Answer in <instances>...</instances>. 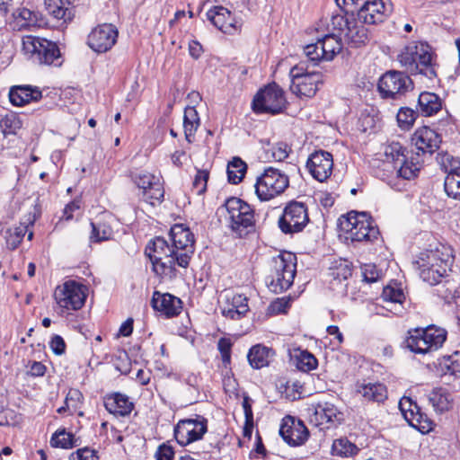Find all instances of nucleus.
<instances>
[{
    "label": "nucleus",
    "mask_w": 460,
    "mask_h": 460,
    "mask_svg": "<svg viewBox=\"0 0 460 460\" xmlns=\"http://www.w3.org/2000/svg\"><path fill=\"white\" fill-rule=\"evenodd\" d=\"M118 35V30L114 25L103 23L91 31L87 44L93 51L105 53L115 45Z\"/></svg>",
    "instance_id": "20"
},
{
    "label": "nucleus",
    "mask_w": 460,
    "mask_h": 460,
    "mask_svg": "<svg viewBox=\"0 0 460 460\" xmlns=\"http://www.w3.org/2000/svg\"><path fill=\"white\" fill-rule=\"evenodd\" d=\"M145 252L150 259L153 270L156 275L170 279L176 278L177 250L169 245L164 237L157 236L151 240Z\"/></svg>",
    "instance_id": "5"
},
{
    "label": "nucleus",
    "mask_w": 460,
    "mask_h": 460,
    "mask_svg": "<svg viewBox=\"0 0 460 460\" xmlns=\"http://www.w3.org/2000/svg\"><path fill=\"white\" fill-rule=\"evenodd\" d=\"M309 216L305 203L292 200L285 207L279 219V226L284 234L301 232L308 224Z\"/></svg>",
    "instance_id": "15"
},
{
    "label": "nucleus",
    "mask_w": 460,
    "mask_h": 460,
    "mask_svg": "<svg viewBox=\"0 0 460 460\" xmlns=\"http://www.w3.org/2000/svg\"><path fill=\"white\" fill-rule=\"evenodd\" d=\"M115 368L123 375H128L130 372V359L127 352H120L114 358Z\"/></svg>",
    "instance_id": "55"
},
{
    "label": "nucleus",
    "mask_w": 460,
    "mask_h": 460,
    "mask_svg": "<svg viewBox=\"0 0 460 460\" xmlns=\"http://www.w3.org/2000/svg\"><path fill=\"white\" fill-rule=\"evenodd\" d=\"M50 445L53 447L72 448L75 447L74 436L65 429L58 430L52 435Z\"/></svg>",
    "instance_id": "45"
},
{
    "label": "nucleus",
    "mask_w": 460,
    "mask_h": 460,
    "mask_svg": "<svg viewBox=\"0 0 460 460\" xmlns=\"http://www.w3.org/2000/svg\"><path fill=\"white\" fill-rule=\"evenodd\" d=\"M288 306V301L284 298H278L277 300L270 303L269 305L268 311L270 314H278L281 313H285Z\"/></svg>",
    "instance_id": "62"
},
{
    "label": "nucleus",
    "mask_w": 460,
    "mask_h": 460,
    "mask_svg": "<svg viewBox=\"0 0 460 460\" xmlns=\"http://www.w3.org/2000/svg\"><path fill=\"white\" fill-rule=\"evenodd\" d=\"M358 451L357 446L346 438L334 440L332 447V454L338 456H352Z\"/></svg>",
    "instance_id": "41"
},
{
    "label": "nucleus",
    "mask_w": 460,
    "mask_h": 460,
    "mask_svg": "<svg viewBox=\"0 0 460 460\" xmlns=\"http://www.w3.org/2000/svg\"><path fill=\"white\" fill-rule=\"evenodd\" d=\"M22 49L29 59L39 65H52L61 58L57 43L32 35L22 37Z\"/></svg>",
    "instance_id": "10"
},
{
    "label": "nucleus",
    "mask_w": 460,
    "mask_h": 460,
    "mask_svg": "<svg viewBox=\"0 0 460 460\" xmlns=\"http://www.w3.org/2000/svg\"><path fill=\"white\" fill-rule=\"evenodd\" d=\"M219 303L222 314L232 320L242 318L249 310L247 297L240 294L226 292Z\"/></svg>",
    "instance_id": "24"
},
{
    "label": "nucleus",
    "mask_w": 460,
    "mask_h": 460,
    "mask_svg": "<svg viewBox=\"0 0 460 460\" xmlns=\"http://www.w3.org/2000/svg\"><path fill=\"white\" fill-rule=\"evenodd\" d=\"M279 435L290 446L304 444L309 432L304 422L292 416H286L279 429Z\"/></svg>",
    "instance_id": "22"
},
{
    "label": "nucleus",
    "mask_w": 460,
    "mask_h": 460,
    "mask_svg": "<svg viewBox=\"0 0 460 460\" xmlns=\"http://www.w3.org/2000/svg\"><path fill=\"white\" fill-rule=\"evenodd\" d=\"M15 22L19 30H31L41 26V22L38 19L37 13L26 8H22L15 15Z\"/></svg>",
    "instance_id": "40"
},
{
    "label": "nucleus",
    "mask_w": 460,
    "mask_h": 460,
    "mask_svg": "<svg viewBox=\"0 0 460 460\" xmlns=\"http://www.w3.org/2000/svg\"><path fill=\"white\" fill-rule=\"evenodd\" d=\"M70 460H98L96 451L88 447L78 449L76 452L71 454Z\"/></svg>",
    "instance_id": "57"
},
{
    "label": "nucleus",
    "mask_w": 460,
    "mask_h": 460,
    "mask_svg": "<svg viewBox=\"0 0 460 460\" xmlns=\"http://www.w3.org/2000/svg\"><path fill=\"white\" fill-rule=\"evenodd\" d=\"M153 308L167 318L177 316L182 309L181 300L169 293L155 291L152 296Z\"/></svg>",
    "instance_id": "25"
},
{
    "label": "nucleus",
    "mask_w": 460,
    "mask_h": 460,
    "mask_svg": "<svg viewBox=\"0 0 460 460\" xmlns=\"http://www.w3.org/2000/svg\"><path fill=\"white\" fill-rule=\"evenodd\" d=\"M339 36L332 33L326 34L323 38L318 39L316 42L306 45L304 48L305 55L315 64L321 61H331L340 53L342 49V43ZM344 38V36L342 35Z\"/></svg>",
    "instance_id": "13"
},
{
    "label": "nucleus",
    "mask_w": 460,
    "mask_h": 460,
    "mask_svg": "<svg viewBox=\"0 0 460 460\" xmlns=\"http://www.w3.org/2000/svg\"><path fill=\"white\" fill-rule=\"evenodd\" d=\"M131 178L137 188L142 190L143 199L146 202L153 206L162 202L164 190L158 176L147 172H139L132 173Z\"/></svg>",
    "instance_id": "19"
},
{
    "label": "nucleus",
    "mask_w": 460,
    "mask_h": 460,
    "mask_svg": "<svg viewBox=\"0 0 460 460\" xmlns=\"http://www.w3.org/2000/svg\"><path fill=\"white\" fill-rule=\"evenodd\" d=\"M406 148L398 142H392L384 147L385 159L382 167L388 180V184L393 185V179L412 180L417 177L420 164L414 161L413 157L409 159L406 155Z\"/></svg>",
    "instance_id": "2"
},
{
    "label": "nucleus",
    "mask_w": 460,
    "mask_h": 460,
    "mask_svg": "<svg viewBox=\"0 0 460 460\" xmlns=\"http://www.w3.org/2000/svg\"><path fill=\"white\" fill-rule=\"evenodd\" d=\"M437 160L444 169L445 172L447 174L449 172H458V171H460V160L455 158L447 153L438 154Z\"/></svg>",
    "instance_id": "47"
},
{
    "label": "nucleus",
    "mask_w": 460,
    "mask_h": 460,
    "mask_svg": "<svg viewBox=\"0 0 460 460\" xmlns=\"http://www.w3.org/2000/svg\"><path fill=\"white\" fill-rule=\"evenodd\" d=\"M411 141L422 154L431 155L438 149L442 139L434 129L424 126L414 132Z\"/></svg>",
    "instance_id": "26"
},
{
    "label": "nucleus",
    "mask_w": 460,
    "mask_h": 460,
    "mask_svg": "<svg viewBox=\"0 0 460 460\" xmlns=\"http://www.w3.org/2000/svg\"><path fill=\"white\" fill-rule=\"evenodd\" d=\"M448 372L455 376H460V353L456 352L448 358V364L447 365Z\"/></svg>",
    "instance_id": "60"
},
{
    "label": "nucleus",
    "mask_w": 460,
    "mask_h": 460,
    "mask_svg": "<svg viewBox=\"0 0 460 460\" xmlns=\"http://www.w3.org/2000/svg\"><path fill=\"white\" fill-rule=\"evenodd\" d=\"M209 178V172L207 170H197L193 181V189L196 190L198 195L203 194L207 190V183Z\"/></svg>",
    "instance_id": "52"
},
{
    "label": "nucleus",
    "mask_w": 460,
    "mask_h": 460,
    "mask_svg": "<svg viewBox=\"0 0 460 460\" xmlns=\"http://www.w3.org/2000/svg\"><path fill=\"white\" fill-rule=\"evenodd\" d=\"M361 271L364 280L368 283L377 281L382 276V271L372 263L363 264L361 266Z\"/></svg>",
    "instance_id": "51"
},
{
    "label": "nucleus",
    "mask_w": 460,
    "mask_h": 460,
    "mask_svg": "<svg viewBox=\"0 0 460 460\" xmlns=\"http://www.w3.org/2000/svg\"><path fill=\"white\" fill-rule=\"evenodd\" d=\"M362 3L357 16L354 10H346L344 13L332 16L331 26L344 36L347 43L353 48L366 45L369 40L368 31L364 24L383 22L389 15V10L382 0H360Z\"/></svg>",
    "instance_id": "1"
},
{
    "label": "nucleus",
    "mask_w": 460,
    "mask_h": 460,
    "mask_svg": "<svg viewBox=\"0 0 460 460\" xmlns=\"http://www.w3.org/2000/svg\"><path fill=\"white\" fill-rule=\"evenodd\" d=\"M274 351L262 345H255L251 348L247 358L252 367L260 369L269 365L270 358L274 356Z\"/></svg>",
    "instance_id": "35"
},
{
    "label": "nucleus",
    "mask_w": 460,
    "mask_h": 460,
    "mask_svg": "<svg viewBox=\"0 0 460 460\" xmlns=\"http://www.w3.org/2000/svg\"><path fill=\"white\" fill-rule=\"evenodd\" d=\"M45 372L46 367L39 361H33L28 371L31 376H44Z\"/></svg>",
    "instance_id": "64"
},
{
    "label": "nucleus",
    "mask_w": 460,
    "mask_h": 460,
    "mask_svg": "<svg viewBox=\"0 0 460 460\" xmlns=\"http://www.w3.org/2000/svg\"><path fill=\"white\" fill-rule=\"evenodd\" d=\"M306 167L310 174L315 180L323 182L327 180L332 172V155L323 150L315 151L308 157Z\"/></svg>",
    "instance_id": "21"
},
{
    "label": "nucleus",
    "mask_w": 460,
    "mask_h": 460,
    "mask_svg": "<svg viewBox=\"0 0 460 460\" xmlns=\"http://www.w3.org/2000/svg\"><path fill=\"white\" fill-rule=\"evenodd\" d=\"M444 188L448 197L460 200V171L447 174Z\"/></svg>",
    "instance_id": "42"
},
{
    "label": "nucleus",
    "mask_w": 460,
    "mask_h": 460,
    "mask_svg": "<svg viewBox=\"0 0 460 460\" xmlns=\"http://www.w3.org/2000/svg\"><path fill=\"white\" fill-rule=\"evenodd\" d=\"M415 423L411 424V427L417 429L421 433H428L433 429V422L428 418V416L421 412H415V418L413 419Z\"/></svg>",
    "instance_id": "50"
},
{
    "label": "nucleus",
    "mask_w": 460,
    "mask_h": 460,
    "mask_svg": "<svg viewBox=\"0 0 460 460\" xmlns=\"http://www.w3.org/2000/svg\"><path fill=\"white\" fill-rule=\"evenodd\" d=\"M447 334L445 329L435 325L410 330L405 341L406 347L417 354L432 352L442 347Z\"/></svg>",
    "instance_id": "7"
},
{
    "label": "nucleus",
    "mask_w": 460,
    "mask_h": 460,
    "mask_svg": "<svg viewBox=\"0 0 460 460\" xmlns=\"http://www.w3.org/2000/svg\"><path fill=\"white\" fill-rule=\"evenodd\" d=\"M418 105L420 111L424 116H432L438 113L442 108L440 98L429 92L421 93L418 99Z\"/></svg>",
    "instance_id": "36"
},
{
    "label": "nucleus",
    "mask_w": 460,
    "mask_h": 460,
    "mask_svg": "<svg viewBox=\"0 0 460 460\" xmlns=\"http://www.w3.org/2000/svg\"><path fill=\"white\" fill-rule=\"evenodd\" d=\"M290 151V146L284 142H279L275 145H272L267 150L268 153H270L271 158L277 162L284 161L288 156Z\"/></svg>",
    "instance_id": "49"
},
{
    "label": "nucleus",
    "mask_w": 460,
    "mask_h": 460,
    "mask_svg": "<svg viewBox=\"0 0 460 460\" xmlns=\"http://www.w3.org/2000/svg\"><path fill=\"white\" fill-rule=\"evenodd\" d=\"M296 259L292 253L279 254L272 259V265L266 283L270 291L279 294L288 289L296 275Z\"/></svg>",
    "instance_id": "8"
},
{
    "label": "nucleus",
    "mask_w": 460,
    "mask_h": 460,
    "mask_svg": "<svg viewBox=\"0 0 460 460\" xmlns=\"http://www.w3.org/2000/svg\"><path fill=\"white\" fill-rule=\"evenodd\" d=\"M321 83L322 74L311 72L309 75H304L302 78L291 82L290 90L296 95L310 98L316 93L318 84Z\"/></svg>",
    "instance_id": "28"
},
{
    "label": "nucleus",
    "mask_w": 460,
    "mask_h": 460,
    "mask_svg": "<svg viewBox=\"0 0 460 460\" xmlns=\"http://www.w3.org/2000/svg\"><path fill=\"white\" fill-rule=\"evenodd\" d=\"M339 226L351 242L372 243L379 236L378 227L366 212L350 211L339 218Z\"/></svg>",
    "instance_id": "6"
},
{
    "label": "nucleus",
    "mask_w": 460,
    "mask_h": 460,
    "mask_svg": "<svg viewBox=\"0 0 460 460\" xmlns=\"http://www.w3.org/2000/svg\"><path fill=\"white\" fill-rule=\"evenodd\" d=\"M451 263L452 255L449 249L442 246L420 252L413 261V266L418 270L420 278L433 286L446 276Z\"/></svg>",
    "instance_id": "4"
},
{
    "label": "nucleus",
    "mask_w": 460,
    "mask_h": 460,
    "mask_svg": "<svg viewBox=\"0 0 460 460\" xmlns=\"http://www.w3.org/2000/svg\"><path fill=\"white\" fill-rule=\"evenodd\" d=\"M41 92L28 85L13 86L9 92V100L14 106H23L31 101L41 99Z\"/></svg>",
    "instance_id": "31"
},
{
    "label": "nucleus",
    "mask_w": 460,
    "mask_h": 460,
    "mask_svg": "<svg viewBox=\"0 0 460 460\" xmlns=\"http://www.w3.org/2000/svg\"><path fill=\"white\" fill-rule=\"evenodd\" d=\"M246 170V164L241 158L234 157L227 164L228 181L232 184L239 183L244 177Z\"/></svg>",
    "instance_id": "39"
},
{
    "label": "nucleus",
    "mask_w": 460,
    "mask_h": 460,
    "mask_svg": "<svg viewBox=\"0 0 460 460\" xmlns=\"http://www.w3.org/2000/svg\"><path fill=\"white\" fill-rule=\"evenodd\" d=\"M412 89L413 83L410 76L400 71H388L378 82V90L384 98L397 99Z\"/></svg>",
    "instance_id": "16"
},
{
    "label": "nucleus",
    "mask_w": 460,
    "mask_h": 460,
    "mask_svg": "<svg viewBox=\"0 0 460 460\" xmlns=\"http://www.w3.org/2000/svg\"><path fill=\"white\" fill-rule=\"evenodd\" d=\"M87 294L86 286L75 280H67L56 288L54 297L60 307L66 310H78L84 305Z\"/></svg>",
    "instance_id": "14"
},
{
    "label": "nucleus",
    "mask_w": 460,
    "mask_h": 460,
    "mask_svg": "<svg viewBox=\"0 0 460 460\" xmlns=\"http://www.w3.org/2000/svg\"><path fill=\"white\" fill-rule=\"evenodd\" d=\"M358 393L367 402H383L387 399V389L381 383H367L358 386Z\"/></svg>",
    "instance_id": "34"
},
{
    "label": "nucleus",
    "mask_w": 460,
    "mask_h": 460,
    "mask_svg": "<svg viewBox=\"0 0 460 460\" xmlns=\"http://www.w3.org/2000/svg\"><path fill=\"white\" fill-rule=\"evenodd\" d=\"M105 409L113 415L127 416L130 414L134 404L129 398L120 393L107 394L103 398Z\"/></svg>",
    "instance_id": "30"
},
{
    "label": "nucleus",
    "mask_w": 460,
    "mask_h": 460,
    "mask_svg": "<svg viewBox=\"0 0 460 460\" xmlns=\"http://www.w3.org/2000/svg\"><path fill=\"white\" fill-rule=\"evenodd\" d=\"M401 66L412 75L420 74L432 79L437 76L434 53L428 43L412 41L397 57Z\"/></svg>",
    "instance_id": "3"
},
{
    "label": "nucleus",
    "mask_w": 460,
    "mask_h": 460,
    "mask_svg": "<svg viewBox=\"0 0 460 460\" xmlns=\"http://www.w3.org/2000/svg\"><path fill=\"white\" fill-rule=\"evenodd\" d=\"M224 206L228 214L230 228L237 236H245L254 229V210L248 203L232 197L226 200Z\"/></svg>",
    "instance_id": "9"
},
{
    "label": "nucleus",
    "mask_w": 460,
    "mask_h": 460,
    "mask_svg": "<svg viewBox=\"0 0 460 460\" xmlns=\"http://www.w3.org/2000/svg\"><path fill=\"white\" fill-rule=\"evenodd\" d=\"M351 274V264L347 260H335L332 262L328 272L331 288L335 289L337 286L341 285V290L345 291L347 284L343 282L347 281Z\"/></svg>",
    "instance_id": "29"
},
{
    "label": "nucleus",
    "mask_w": 460,
    "mask_h": 460,
    "mask_svg": "<svg viewBox=\"0 0 460 460\" xmlns=\"http://www.w3.org/2000/svg\"><path fill=\"white\" fill-rule=\"evenodd\" d=\"M208 430V420L203 416L181 420L174 428V438L181 446H187L202 438Z\"/></svg>",
    "instance_id": "18"
},
{
    "label": "nucleus",
    "mask_w": 460,
    "mask_h": 460,
    "mask_svg": "<svg viewBox=\"0 0 460 460\" xmlns=\"http://www.w3.org/2000/svg\"><path fill=\"white\" fill-rule=\"evenodd\" d=\"M173 456V448L167 444L160 445L155 452L156 460H172Z\"/></svg>",
    "instance_id": "59"
},
{
    "label": "nucleus",
    "mask_w": 460,
    "mask_h": 460,
    "mask_svg": "<svg viewBox=\"0 0 460 460\" xmlns=\"http://www.w3.org/2000/svg\"><path fill=\"white\" fill-rule=\"evenodd\" d=\"M315 414L320 416L322 421L325 420L326 422H330L336 415V409H334L332 405H318L315 409Z\"/></svg>",
    "instance_id": "58"
},
{
    "label": "nucleus",
    "mask_w": 460,
    "mask_h": 460,
    "mask_svg": "<svg viewBox=\"0 0 460 460\" xmlns=\"http://www.w3.org/2000/svg\"><path fill=\"white\" fill-rule=\"evenodd\" d=\"M311 72H308L307 69L303 65H296L290 69L289 76L291 82L302 78L304 75H309Z\"/></svg>",
    "instance_id": "63"
},
{
    "label": "nucleus",
    "mask_w": 460,
    "mask_h": 460,
    "mask_svg": "<svg viewBox=\"0 0 460 460\" xmlns=\"http://www.w3.org/2000/svg\"><path fill=\"white\" fill-rule=\"evenodd\" d=\"M45 8L49 15L58 21L62 20V23L71 22L75 16L73 8L69 3L64 0H44Z\"/></svg>",
    "instance_id": "32"
},
{
    "label": "nucleus",
    "mask_w": 460,
    "mask_h": 460,
    "mask_svg": "<svg viewBox=\"0 0 460 460\" xmlns=\"http://www.w3.org/2000/svg\"><path fill=\"white\" fill-rule=\"evenodd\" d=\"M232 345L230 339L225 337L220 338L217 342V349L225 364L230 362Z\"/></svg>",
    "instance_id": "56"
},
{
    "label": "nucleus",
    "mask_w": 460,
    "mask_h": 460,
    "mask_svg": "<svg viewBox=\"0 0 460 460\" xmlns=\"http://www.w3.org/2000/svg\"><path fill=\"white\" fill-rule=\"evenodd\" d=\"M199 125L200 119L196 109L192 106L186 107L183 116V128L185 138L189 143H191V137L195 135Z\"/></svg>",
    "instance_id": "38"
},
{
    "label": "nucleus",
    "mask_w": 460,
    "mask_h": 460,
    "mask_svg": "<svg viewBox=\"0 0 460 460\" xmlns=\"http://www.w3.org/2000/svg\"><path fill=\"white\" fill-rule=\"evenodd\" d=\"M289 185L287 174L279 170L268 167L257 177L255 192L261 201H268L283 193Z\"/></svg>",
    "instance_id": "11"
},
{
    "label": "nucleus",
    "mask_w": 460,
    "mask_h": 460,
    "mask_svg": "<svg viewBox=\"0 0 460 460\" xmlns=\"http://www.w3.org/2000/svg\"><path fill=\"white\" fill-rule=\"evenodd\" d=\"M170 237L172 248L177 250V265L187 268L194 252V236L189 228L176 224L171 227Z\"/></svg>",
    "instance_id": "17"
},
{
    "label": "nucleus",
    "mask_w": 460,
    "mask_h": 460,
    "mask_svg": "<svg viewBox=\"0 0 460 460\" xmlns=\"http://www.w3.org/2000/svg\"><path fill=\"white\" fill-rule=\"evenodd\" d=\"M111 219V216H104L97 221L91 222L92 232L90 235V242L101 243L112 238L113 231L110 224Z\"/></svg>",
    "instance_id": "33"
},
{
    "label": "nucleus",
    "mask_w": 460,
    "mask_h": 460,
    "mask_svg": "<svg viewBox=\"0 0 460 460\" xmlns=\"http://www.w3.org/2000/svg\"><path fill=\"white\" fill-rule=\"evenodd\" d=\"M408 404V408L406 412H404L402 415L404 419L407 420V422L411 425L412 423H415L413 421V419L415 418V412L420 411V408L418 406V404L414 402H412L410 398L403 397L400 401V405L402 407L403 405Z\"/></svg>",
    "instance_id": "54"
},
{
    "label": "nucleus",
    "mask_w": 460,
    "mask_h": 460,
    "mask_svg": "<svg viewBox=\"0 0 460 460\" xmlns=\"http://www.w3.org/2000/svg\"><path fill=\"white\" fill-rule=\"evenodd\" d=\"M433 286H437L435 293L446 303L457 305L460 300V278L458 276L449 277L446 274Z\"/></svg>",
    "instance_id": "27"
},
{
    "label": "nucleus",
    "mask_w": 460,
    "mask_h": 460,
    "mask_svg": "<svg viewBox=\"0 0 460 460\" xmlns=\"http://www.w3.org/2000/svg\"><path fill=\"white\" fill-rule=\"evenodd\" d=\"M22 128V121L15 113H8L0 120V128L4 135L16 134Z\"/></svg>",
    "instance_id": "44"
},
{
    "label": "nucleus",
    "mask_w": 460,
    "mask_h": 460,
    "mask_svg": "<svg viewBox=\"0 0 460 460\" xmlns=\"http://www.w3.org/2000/svg\"><path fill=\"white\" fill-rule=\"evenodd\" d=\"M318 361L316 358L308 351H302L297 358V368L308 372L317 367Z\"/></svg>",
    "instance_id": "48"
},
{
    "label": "nucleus",
    "mask_w": 460,
    "mask_h": 460,
    "mask_svg": "<svg viewBox=\"0 0 460 460\" xmlns=\"http://www.w3.org/2000/svg\"><path fill=\"white\" fill-rule=\"evenodd\" d=\"M382 298L386 302L402 304L404 299V294L399 288L387 286L383 289Z\"/></svg>",
    "instance_id": "53"
},
{
    "label": "nucleus",
    "mask_w": 460,
    "mask_h": 460,
    "mask_svg": "<svg viewBox=\"0 0 460 460\" xmlns=\"http://www.w3.org/2000/svg\"><path fill=\"white\" fill-rule=\"evenodd\" d=\"M207 18L211 23L226 34H234L240 31L241 24L232 15L231 12L224 6H214L207 12Z\"/></svg>",
    "instance_id": "23"
},
{
    "label": "nucleus",
    "mask_w": 460,
    "mask_h": 460,
    "mask_svg": "<svg viewBox=\"0 0 460 460\" xmlns=\"http://www.w3.org/2000/svg\"><path fill=\"white\" fill-rule=\"evenodd\" d=\"M397 121L401 128L409 129L414 123L417 113L411 108H401L397 113Z\"/></svg>",
    "instance_id": "46"
},
{
    "label": "nucleus",
    "mask_w": 460,
    "mask_h": 460,
    "mask_svg": "<svg viewBox=\"0 0 460 460\" xmlns=\"http://www.w3.org/2000/svg\"><path fill=\"white\" fill-rule=\"evenodd\" d=\"M28 231V226L25 225H20L14 228L8 229L5 233L6 245L10 250L16 249L23 236Z\"/></svg>",
    "instance_id": "43"
},
{
    "label": "nucleus",
    "mask_w": 460,
    "mask_h": 460,
    "mask_svg": "<svg viewBox=\"0 0 460 460\" xmlns=\"http://www.w3.org/2000/svg\"><path fill=\"white\" fill-rule=\"evenodd\" d=\"M429 401L437 412L442 413L452 407L451 395L443 388H435L429 394Z\"/></svg>",
    "instance_id": "37"
},
{
    "label": "nucleus",
    "mask_w": 460,
    "mask_h": 460,
    "mask_svg": "<svg viewBox=\"0 0 460 460\" xmlns=\"http://www.w3.org/2000/svg\"><path fill=\"white\" fill-rule=\"evenodd\" d=\"M49 346L52 349V351L56 355H62L66 351V343L64 339L59 335H54L51 338V341L49 342Z\"/></svg>",
    "instance_id": "61"
},
{
    "label": "nucleus",
    "mask_w": 460,
    "mask_h": 460,
    "mask_svg": "<svg viewBox=\"0 0 460 460\" xmlns=\"http://www.w3.org/2000/svg\"><path fill=\"white\" fill-rule=\"evenodd\" d=\"M283 90L275 83L260 90L252 101V110L256 113L277 114L286 107Z\"/></svg>",
    "instance_id": "12"
}]
</instances>
